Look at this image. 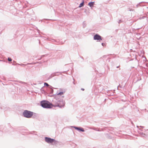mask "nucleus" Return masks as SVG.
<instances>
[{
    "instance_id": "nucleus-16",
    "label": "nucleus",
    "mask_w": 148,
    "mask_h": 148,
    "mask_svg": "<svg viewBox=\"0 0 148 148\" xmlns=\"http://www.w3.org/2000/svg\"><path fill=\"white\" fill-rule=\"evenodd\" d=\"M122 22V21H121V20H119V21L118 22V23H120Z\"/></svg>"
},
{
    "instance_id": "nucleus-12",
    "label": "nucleus",
    "mask_w": 148,
    "mask_h": 148,
    "mask_svg": "<svg viewBox=\"0 0 148 148\" xmlns=\"http://www.w3.org/2000/svg\"><path fill=\"white\" fill-rule=\"evenodd\" d=\"M73 127L74 128H75V129L77 130H79V127H76L74 126V127Z\"/></svg>"
},
{
    "instance_id": "nucleus-20",
    "label": "nucleus",
    "mask_w": 148,
    "mask_h": 148,
    "mask_svg": "<svg viewBox=\"0 0 148 148\" xmlns=\"http://www.w3.org/2000/svg\"><path fill=\"white\" fill-rule=\"evenodd\" d=\"M140 127H141L142 128H143L144 127H143V126H140Z\"/></svg>"
},
{
    "instance_id": "nucleus-17",
    "label": "nucleus",
    "mask_w": 148,
    "mask_h": 148,
    "mask_svg": "<svg viewBox=\"0 0 148 148\" xmlns=\"http://www.w3.org/2000/svg\"><path fill=\"white\" fill-rule=\"evenodd\" d=\"M101 45L103 46L104 45V44L103 43H102Z\"/></svg>"
},
{
    "instance_id": "nucleus-19",
    "label": "nucleus",
    "mask_w": 148,
    "mask_h": 148,
    "mask_svg": "<svg viewBox=\"0 0 148 148\" xmlns=\"http://www.w3.org/2000/svg\"><path fill=\"white\" fill-rule=\"evenodd\" d=\"M82 90H84V89H83V88H81V89Z\"/></svg>"
},
{
    "instance_id": "nucleus-21",
    "label": "nucleus",
    "mask_w": 148,
    "mask_h": 148,
    "mask_svg": "<svg viewBox=\"0 0 148 148\" xmlns=\"http://www.w3.org/2000/svg\"><path fill=\"white\" fill-rule=\"evenodd\" d=\"M139 129L140 130H141V131L142 130L141 129Z\"/></svg>"
},
{
    "instance_id": "nucleus-13",
    "label": "nucleus",
    "mask_w": 148,
    "mask_h": 148,
    "mask_svg": "<svg viewBox=\"0 0 148 148\" xmlns=\"http://www.w3.org/2000/svg\"><path fill=\"white\" fill-rule=\"evenodd\" d=\"M63 94V92H59V93L58 94V95H62Z\"/></svg>"
},
{
    "instance_id": "nucleus-3",
    "label": "nucleus",
    "mask_w": 148,
    "mask_h": 148,
    "mask_svg": "<svg viewBox=\"0 0 148 148\" xmlns=\"http://www.w3.org/2000/svg\"><path fill=\"white\" fill-rule=\"evenodd\" d=\"M45 140L46 142L49 143H53V142H57L54 139H52L50 138L45 137Z\"/></svg>"
},
{
    "instance_id": "nucleus-11",
    "label": "nucleus",
    "mask_w": 148,
    "mask_h": 148,
    "mask_svg": "<svg viewBox=\"0 0 148 148\" xmlns=\"http://www.w3.org/2000/svg\"><path fill=\"white\" fill-rule=\"evenodd\" d=\"M79 131H81L84 132V129L82 127H79Z\"/></svg>"
},
{
    "instance_id": "nucleus-9",
    "label": "nucleus",
    "mask_w": 148,
    "mask_h": 148,
    "mask_svg": "<svg viewBox=\"0 0 148 148\" xmlns=\"http://www.w3.org/2000/svg\"><path fill=\"white\" fill-rule=\"evenodd\" d=\"M139 134H140L143 137H145L146 136V135L143 132H139Z\"/></svg>"
},
{
    "instance_id": "nucleus-6",
    "label": "nucleus",
    "mask_w": 148,
    "mask_h": 148,
    "mask_svg": "<svg viewBox=\"0 0 148 148\" xmlns=\"http://www.w3.org/2000/svg\"><path fill=\"white\" fill-rule=\"evenodd\" d=\"M58 73V72H57V73ZM56 73H52L49 76V79H50V78H51L52 77H53L55 76H56Z\"/></svg>"
},
{
    "instance_id": "nucleus-2",
    "label": "nucleus",
    "mask_w": 148,
    "mask_h": 148,
    "mask_svg": "<svg viewBox=\"0 0 148 148\" xmlns=\"http://www.w3.org/2000/svg\"><path fill=\"white\" fill-rule=\"evenodd\" d=\"M23 114L25 117L30 118L32 116L33 112L27 110H25L23 113Z\"/></svg>"
},
{
    "instance_id": "nucleus-15",
    "label": "nucleus",
    "mask_w": 148,
    "mask_h": 148,
    "mask_svg": "<svg viewBox=\"0 0 148 148\" xmlns=\"http://www.w3.org/2000/svg\"><path fill=\"white\" fill-rule=\"evenodd\" d=\"M8 60L9 61H11L12 60L11 59L9 58H8Z\"/></svg>"
},
{
    "instance_id": "nucleus-7",
    "label": "nucleus",
    "mask_w": 148,
    "mask_h": 148,
    "mask_svg": "<svg viewBox=\"0 0 148 148\" xmlns=\"http://www.w3.org/2000/svg\"><path fill=\"white\" fill-rule=\"evenodd\" d=\"M95 3V2H89L88 4V5L90 7H92L94 5Z\"/></svg>"
},
{
    "instance_id": "nucleus-5",
    "label": "nucleus",
    "mask_w": 148,
    "mask_h": 148,
    "mask_svg": "<svg viewBox=\"0 0 148 148\" xmlns=\"http://www.w3.org/2000/svg\"><path fill=\"white\" fill-rule=\"evenodd\" d=\"M60 102V105L59 104H58L57 106L59 107L60 108H61L62 107H63L64 106V104H65V103L63 101H62Z\"/></svg>"
},
{
    "instance_id": "nucleus-22",
    "label": "nucleus",
    "mask_w": 148,
    "mask_h": 148,
    "mask_svg": "<svg viewBox=\"0 0 148 148\" xmlns=\"http://www.w3.org/2000/svg\"><path fill=\"white\" fill-rule=\"evenodd\" d=\"M138 126H137V127L138 128Z\"/></svg>"
},
{
    "instance_id": "nucleus-10",
    "label": "nucleus",
    "mask_w": 148,
    "mask_h": 148,
    "mask_svg": "<svg viewBox=\"0 0 148 148\" xmlns=\"http://www.w3.org/2000/svg\"><path fill=\"white\" fill-rule=\"evenodd\" d=\"M84 5V1H83V2L82 3H80V4L79 6V8L81 7H82Z\"/></svg>"
},
{
    "instance_id": "nucleus-14",
    "label": "nucleus",
    "mask_w": 148,
    "mask_h": 148,
    "mask_svg": "<svg viewBox=\"0 0 148 148\" xmlns=\"http://www.w3.org/2000/svg\"><path fill=\"white\" fill-rule=\"evenodd\" d=\"M17 64H18V65H20L21 66H25L26 65L25 64H19L17 63Z\"/></svg>"
},
{
    "instance_id": "nucleus-4",
    "label": "nucleus",
    "mask_w": 148,
    "mask_h": 148,
    "mask_svg": "<svg viewBox=\"0 0 148 148\" xmlns=\"http://www.w3.org/2000/svg\"><path fill=\"white\" fill-rule=\"evenodd\" d=\"M94 39L95 40H101V37L98 34H96L94 37Z\"/></svg>"
},
{
    "instance_id": "nucleus-1",
    "label": "nucleus",
    "mask_w": 148,
    "mask_h": 148,
    "mask_svg": "<svg viewBox=\"0 0 148 148\" xmlns=\"http://www.w3.org/2000/svg\"><path fill=\"white\" fill-rule=\"evenodd\" d=\"M41 105L42 107L45 108H51L52 105L48 101H42L41 102Z\"/></svg>"
},
{
    "instance_id": "nucleus-8",
    "label": "nucleus",
    "mask_w": 148,
    "mask_h": 148,
    "mask_svg": "<svg viewBox=\"0 0 148 148\" xmlns=\"http://www.w3.org/2000/svg\"><path fill=\"white\" fill-rule=\"evenodd\" d=\"M44 84L45 86H49V88H50L52 89V91L53 92V90L52 89V87L51 86H49L48 84H47V83H45Z\"/></svg>"
},
{
    "instance_id": "nucleus-18",
    "label": "nucleus",
    "mask_w": 148,
    "mask_h": 148,
    "mask_svg": "<svg viewBox=\"0 0 148 148\" xmlns=\"http://www.w3.org/2000/svg\"><path fill=\"white\" fill-rule=\"evenodd\" d=\"M27 64H32V63H28Z\"/></svg>"
}]
</instances>
